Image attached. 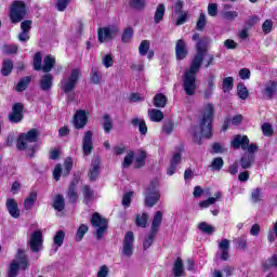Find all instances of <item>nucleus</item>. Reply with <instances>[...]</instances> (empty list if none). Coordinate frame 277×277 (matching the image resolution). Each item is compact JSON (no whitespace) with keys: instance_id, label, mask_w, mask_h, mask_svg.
Instances as JSON below:
<instances>
[{"instance_id":"9d476101","label":"nucleus","mask_w":277,"mask_h":277,"mask_svg":"<svg viewBox=\"0 0 277 277\" xmlns=\"http://www.w3.org/2000/svg\"><path fill=\"white\" fill-rule=\"evenodd\" d=\"M25 118V104L23 103H15L12 106V111L9 115V121L12 122V124H18V122H23V119Z\"/></svg>"},{"instance_id":"a878e982","label":"nucleus","mask_w":277,"mask_h":277,"mask_svg":"<svg viewBox=\"0 0 277 277\" xmlns=\"http://www.w3.org/2000/svg\"><path fill=\"white\" fill-rule=\"evenodd\" d=\"M148 158V153H146V150H138V155L136 156L135 160H134V168L136 170H142V168H144V166H146V159Z\"/></svg>"},{"instance_id":"39448f33","label":"nucleus","mask_w":277,"mask_h":277,"mask_svg":"<svg viewBox=\"0 0 277 277\" xmlns=\"http://www.w3.org/2000/svg\"><path fill=\"white\" fill-rule=\"evenodd\" d=\"M9 18L13 25H18L27 18V4L23 0H15L9 8Z\"/></svg>"},{"instance_id":"f03ea898","label":"nucleus","mask_w":277,"mask_h":277,"mask_svg":"<svg viewBox=\"0 0 277 277\" xmlns=\"http://www.w3.org/2000/svg\"><path fill=\"white\" fill-rule=\"evenodd\" d=\"M35 142H38V130L32 128L27 133H21L18 135L16 148L17 150H26L27 157H29V159H34V157H36V153H38V146H28L27 143L34 144Z\"/></svg>"},{"instance_id":"1a4fd4ad","label":"nucleus","mask_w":277,"mask_h":277,"mask_svg":"<svg viewBox=\"0 0 277 277\" xmlns=\"http://www.w3.org/2000/svg\"><path fill=\"white\" fill-rule=\"evenodd\" d=\"M120 34V28L117 25H108L106 27H100L97 30V42H111L116 36Z\"/></svg>"},{"instance_id":"20e7f679","label":"nucleus","mask_w":277,"mask_h":277,"mask_svg":"<svg viewBox=\"0 0 277 277\" xmlns=\"http://www.w3.org/2000/svg\"><path fill=\"white\" fill-rule=\"evenodd\" d=\"M79 79H81V69L74 68L71 69L68 78L66 80L61 81V88L64 94H68L67 103H72V101H75V96L70 95V92H72L75 88H77V84L79 83Z\"/></svg>"},{"instance_id":"423d86ee","label":"nucleus","mask_w":277,"mask_h":277,"mask_svg":"<svg viewBox=\"0 0 277 277\" xmlns=\"http://www.w3.org/2000/svg\"><path fill=\"white\" fill-rule=\"evenodd\" d=\"M163 222V212L156 211L154 214V219L151 221L150 233L147 238H145L143 242V249L148 250L153 243H155V237H157V233H159V228L161 223Z\"/></svg>"},{"instance_id":"f257e3e1","label":"nucleus","mask_w":277,"mask_h":277,"mask_svg":"<svg viewBox=\"0 0 277 277\" xmlns=\"http://www.w3.org/2000/svg\"><path fill=\"white\" fill-rule=\"evenodd\" d=\"M209 44V38L202 37L197 41L196 54L194 55L188 69L184 72V91L187 96H194L196 94V79L200 68H202V62H205V55H207V47Z\"/></svg>"},{"instance_id":"864d4df0","label":"nucleus","mask_w":277,"mask_h":277,"mask_svg":"<svg viewBox=\"0 0 277 277\" xmlns=\"http://www.w3.org/2000/svg\"><path fill=\"white\" fill-rule=\"evenodd\" d=\"M133 159H135V151L130 150L123 158L122 168H131V163H133Z\"/></svg>"},{"instance_id":"ea45409f","label":"nucleus","mask_w":277,"mask_h":277,"mask_svg":"<svg viewBox=\"0 0 277 277\" xmlns=\"http://www.w3.org/2000/svg\"><path fill=\"white\" fill-rule=\"evenodd\" d=\"M149 120H151V122H161V120H163V111L154 108L149 111Z\"/></svg>"},{"instance_id":"c9c22d12","label":"nucleus","mask_w":277,"mask_h":277,"mask_svg":"<svg viewBox=\"0 0 277 277\" xmlns=\"http://www.w3.org/2000/svg\"><path fill=\"white\" fill-rule=\"evenodd\" d=\"M135 225L138 228H148V213L143 212L136 215Z\"/></svg>"},{"instance_id":"de8ad7c7","label":"nucleus","mask_w":277,"mask_h":277,"mask_svg":"<svg viewBox=\"0 0 277 277\" xmlns=\"http://www.w3.org/2000/svg\"><path fill=\"white\" fill-rule=\"evenodd\" d=\"M198 228L206 235H213V233H215V227H213V225H209L207 222L199 223Z\"/></svg>"},{"instance_id":"412c9836","label":"nucleus","mask_w":277,"mask_h":277,"mask_svg":"<svg viewBox=\"0 0 277 277\" xmlns=\"http://www.w3.org/2000/svg\"><path fill=\"white\" fill-rule=\"evenodd\" d=\"M219 249L221 250V261H228L230 259V240L222 239L219 243Z\"/></svg>"},{"instance_id":"ddd939ff","label":"nucleus","mask_w":277,"mask_h":277,"mask_svg":"<svg viewBox=\"0 0 277 277\" xmlns=\"http://www.w3.org/2000/svg\"><path fill=\"white\" fill-rule=\"evenodd\" d=\"M93 135L94 133L88 130L82 138V153L85 157H90V155H92V150H94V143L92 142Z\"/></svg>"},{"instance_id":"680f3d73","label":"nucleus","mask_w":277,"mask_h":277,"mask_svg":"<svg viewBox=\"0 0 277 277\" xmlns=\"http://www.w3.org/2000/svg\"><path fill=\"white\" fill-rule=\"evenodd\" d=\"M236 248L239 250H246L248 248V239H246V236L239 237L235 240Z\"/></svg>"},{"instance_id":"8fccbe9b","label":"nucleus","mask_w":277,"mask_h":277,"mask_svg":"<svg viewBox=\"0 0 277 277\" xmlns=\"http://www.w3.org/2000/svg\"><path fill=\"white\" fill-rule=\"evenodd\" d=\"M130 8L142 12L146 8V0H130Z\"/></svg>"},{"instance_id":"6e6d98bb","label":"nucleus","mask_w":277,"mask_h":277,"mask_svg":"<svg viewBox=\"0 0 277 277\" xmlns=\"http://www.w3.org/2000/svg\"><path fill=\"white\" fill-rule=\"evenodd\" d=\"M205 27H207V15H205V13H200L198 21H197L196 29L198 31H203Z\"/></svg>"},{"instance_id":"603ef678","label":"nucleus","mask_w":277,"mask_h":277,"mask_svg":"<svg viewBox=\"0 0 277 277\" xmlns=\"http://www.w3.org/2000/svg\"><path fill=\"white\" fill-rule=\"evenodd\" d=\"M261 129L264 137H272L274 135V128L272 127V123L264 122Z\"/></svg>"},{"instance_id":"69168bd1","label":"nucleus","mask_w":277,"mask_h":277,"mask_svg":"<svg viewBox=\"0 0 277 277\" xmlns=\"http://www.w3.org/2000/svg\"><path fill=\"white\" fill-rule=\"evenodd\" d=\"M239 16V13L237 11H226L223 13V18L225 21H235Z\"/></svg>"},{"instance_id":"c85d7f7f","label":"nucleus","mask_w":277,"mask_h":277,"mask_svg":"<svg viewBox=\"0 0 277 277\" xmlns=\"http://www.w3.org/2000/svg\"><path fill=\"white\" fill-rule=\"evenodd\" d=\"M254 163V155L252 154H245L240 158V167L242 170H249V168H252Z\"/></svg>"},{"instance_id":"f704fd0d","label":"nucleus","mask_w":277,"mask_h":277,"mask_svg":"<svg viewBox=\"0 0 277 277\" xmlns=\"http://www.w3.org/2000/svg\"><path fill=\"white\" fill-rule=\"evenodd\" d=\"M53 209H55V211H64V209L66 208V201L64 200V196L63 195H56L53 203H52Z\"/></svg>"},{"instance_id":"49530a36","label":"nucleus","mask_w":277,"mask_h":277,"mask_svg":"<svg viewBox=\"0 0 277 277\" xmlns=\"http://www.w3.org/2000/svg\"><path fill=\"white\" fill-rule=\"evenodd\" d=\"M223 92H230L235 88V79L233 77H226L223 79Z\"/></svg>"},{"instance_id":"3c124183","label":"nucleus","mask_w":277,"mask_h":277,"mask_svg":"<svg viewBox=\"0 0 277 277\" xmlns=\"http://www.w3.org/2000/svg\"><path fill=\"white\" fill-rule=\"evenodd\" d=\"M32 66H34V70H37V71L42 70V54H40V52L35 53Z\"/></svg>"},{"instance_id":"6ab92c4d","label":"nucleus","mask_w":277,"mask_h":277,"mask_svg":"<svg viewBox=\"0 0 277 277\" xmlns=\"http://www.w3.org/2000/svg\"><path fill=\"white\" fill-rule=\"evenodd\" d=\"M79 184V180H72L68 186L67 197L70 205H77L79 200V194L77 193V185Z\"/></svg>"},{"instance_id":"c03bdc74","label":"nucleus","mask_w":277,"mask_h":277,"mask_svg":"<svg viewBox=\"0 0 277 277\" xmlns=\"http://www.w3.org/2000/svg\"><path fill=\"white\" fill-rule=\"evenodd\" d=\"M19 265L16 260H13L9 266L8 277H16L18 276Z\"/></svg>"},{"instance_id":"dca6fc26","label":"nucleus","mask_w":277,"mask_h":277,"mask_svg":"<svg viewBox=\"0 0 277 277\" xmlns=\"http://www.w3.org/2000/svg\"><path fill=\"white\" fill-rule=\"evenodd\" d=\"M88 124V113L83 109L77 110L74 115V127L75 129L81 130Z\"/></svg>"},{"instance_id":"cd10ccee","label":"nucleus","mask_w":277,"mask_h":277,"mask_svg":"<svg viewBox=\"0 0 277 277\" xmlns=\"http://www.w3.org/2000/svg\"><path fill=\"white\" fill-rule=\"evenodd\" d=\"M153 103L154 107H157L158 109H163V107L168 105V96H166V94L163 93H157L154 96Z\"/></svg>"},{"instance_id":"0e129e2a","label":"nucleus","mask_w":277,"mask_h":277,"mask_svg":"<svg viewBox=\"0 0 277 277\" xmlns=\"http://www.w3.org/2000/svg\"><path fill=\"white\" fill-rule=\"evenodd\" d=\"M32 24L34 22L31 19H25L24 22L21 23V30L29 34L31 31Z\"/></svg>"},{"instance_id":"a18cd8bd","label":"nucleus","mask_w":277,"mask_h":277,"mask_svg":"<svg viewBox=\"0 0 277 277\" xmlns=\"http://www.w3.org/2000/svg\"><path fill=\"white\" fill-rule=\"evenodd\" d=\"M133 40V28L132 27H127L121 36V42L129 44Z\"/></svg>"},{"instance_id":"aec40b11","label":"nucleus","mask_w":277,"mask_h":277,"mask_svg":"<svg viewBox=\"0 0 277 277\" xmlns=\"http://www.w3.org/2000/svg\"><path fill=\"white\" fill-rule=\"evenodd\" d=\"M276 94H277V81L269 80L263 90L264 98H266V101H272V98H274Z\"/></svg>"},{"instance_id":"0eeeda50","label":"nucleus","mask_w":277,"mask_h":277,"mask_svg":"<svg viewBox=\"0 0 277 277\" xmlns=\"http://www.w3.org/2000/svg\"><path fill=\"white\" fill-rule=\"evenodd\" d=\"M159 200H161V194L159 193V189H157L155 181H151L145 190L144 205L148 209H153Z\"/></svg>"},{"instance_id":"f8f14e48","label":"nucleus","mask_w":277,"mask_h":277,"mask_svg":"<svg viewBox=\"0 0 277 277\" xmlns=\"http://www.w3.org/2000/svg\"><path fill=\"white\" fill-rule=\"evenodd\" d=\"M189 55V50L187 49V42L183 39H179L175 43V60L177 62H183Z\"/></svg>"},{"instance_id":"79ce46f5","label":"nucleus","mask_w":277,"mask_h":277,"mask_svg":"<svg viewBox=\"0 0 277 277\" xmlns=\"http://www.w3.org/2000/svg\"><path fill=\"white\" fill-rule=\"evenodd\" d=\"M90 230V227L85 224H80L76 233V241H83V237H85V233Z\"/></svg>"},{"instance_id":"5701e85b","label":"nucleus","mask_w":277,"mask_h":277,"mask_svg":"<svg viewBox=\"0 0 277 277\" xmlns=\"http://www.w3.org/2000/svg\"><path fill=\"white\" fill-rule=\"evenodd\" d=\"M40 89L42 92H49L53 88V75L44 74L40 79Z\"/></svg>"},{"instance_id":"4468645a","label":"nucleus","mask_w":277,"mask_h":277,"mask_svg":"<svg viewBox=\"0 0 277 277\" xmlns=\"http://www.w3.org/2000/svg\"><path fill=\"white\" fill-rule=\"evenodd\" d=\"M248 144H250V138L248 137V135L241 134L235 135L230 142V146L232 148H234V150H239V148L248 150Z\"/></svg>"},{"instance_id":"f3484780","label":"nucleus","mask_w":277,"mask_h":277,"mask_svg":"<svg viewBox=\"0 0 277 277\" xmlns=\"http://www.w3.org/2000/svg\"><path fill=\"white\" fill-rule=\"evenodd\" d=\"M5 207L11 217H14V220H18V217H21V209L18 208V202H16V199L8 198L5 201Z\"/></svg>"},{"instance_id":"774afa93","label":"nucleus","mask_w":277,"mask_h":277,"mask_svg":"<svg viewBox=\"0 0 277 277\" xmlns=\"http://www.w3.org/2000/svg\"><path fill=\"white\" fill-rule=\"evenodd\" d=\"M209 16H217V3H210L208 5Z\"/></svg>"},{"instance_id":"bb28decb","label":"nucleus","mask_w":277,"mask_h":277,"mask_svg":"<svg viewBox=\"0 0 277 277\" xmlns=\"http://www.w3.org/2000/svg\"><path fill=\"white\" fill-rule=\"evenodd\" d=\"M172 273L174 277H181L185 274V266L183 264V259L176 258L173 263Z\"/></svg>"},{"instance_id":"5fc2aeb1","label":"nucleus","mask_w":277,"mask_h":277,"mask_svg":"<svg viewBox=\"0 0 277 277\" xmlns=\"http://www.w3.org/2000/svg\"><path fill=\"white\" fill-rule=\"evenodd\" d=\"M212 170H215L216 172H220L222 168H224V159L222 157H216L211 162Z\"/></svg>"},{"instance_id":"09e8293b","label":"nucleus","mask_w":277,"mask_h":277,"mask_svg":"<svg viewBox=\"0 0 277 277\" xmlns=\"http://www.w3.org/2000/svg\"><path fill=\"white\" fill-rule=\"evenodd\" d=\"M149 51H150V41L143 40L138 45V54L142 57H144V55H147Z\"/></svg>"},{"instance_id":"a19ab883","label":"nucleus","mask_w":277,"mask_h":277,"mask_svg":"<svg viewBox=\"0 0 277 277\" xmlns=\"http://www.w3.org/2000/svg\"><path fill=\"white\" fill-rule=\"evenodd\" d=\"M262 267L264 272H267V269L272 267H277V254H273L272 258H268L266 261L262 263Z\"/></svg>"},{"instance_id":"338daca9","label":"nucleus","mask_w":277,"mask_h":277,"mask_svg":"<svg viewBox=\"0 0 277 277\" xmlns=\"http://www.w3.org/2000/svg\"><path fill=\"white\" fill-rule=\"evenodd\" d=\"M102 62L105 68H111V66H114V57H111V54L104 55Z\"/></svg>"},{"instance_id":"4c0bfd02","label":"nucleus","mask_w":277,"mask_h":277,"mask_svg":"<svg viewBox=\"0 0 277 277\" xmlns=\"http://www.w3.org/2000/svg\"><path fill=\"white\" fill-rule=\"evenodd\" d=\"M103 129L105 133H111V129H114V121L108 114L103 116Z\"/></svg>"},{"instance_id":"37998d69","label":"nucleus","mask_w":277,"mask_h":277,"mask_svg":"<svg viewBox=\"0 0 277 277\" xmlns=\"http://www.w3.org/2000/svg\"><path fill=\"white\" fill-rule=\"evenodd\" d=\"M64 239H66V233L64 230H57L54 235V246L62 248L64 246Z\"/></svg>"},{"instance_id":"2f4dec72","label":"nucleus","mask_w":277,"mask_h":277,"mask_svg":"<svg viewBox=\"0 0 277 277\" xmlns=\"http://www.w3.org/2000/svg\"><path fill=\"white\" fill-rule=\"evenodd\" d=\"M55 66V58L52 55H47L43 58V66L41 68L42 72H51L53 70V67Z\"/></svg>"},{"instance_id":"2eb2a0df","label":"nucleus","mask_w":277,"mask_h":277,"mask_svg":"<svg viewBox=\"0 0 277 277\" xmlns=\"http://www.w3.org/2000/svg\"><path fill=\"white\" fill-rule=\"evenodd\" d=\"M42 232L41 230H35L31 235H30V240H29V246H30V250L31 252H40V248H42Z\"/></svg>"},{"instance_id":"bf43d9fd","label":"nucleus","mask_w":277,"mask_h":277,"mask_svg":"<svg viewBox=\"0 0 277 277\" xmlns=\"http://www.w3.org/2000/svg\"><path fill=\"white\" fill-rule=\"evenodd\" d=\"M274 28V22L272 19H265L262 24V31L267 36V34H272V29Z\"/></svg>"},{"instance_id":"13d9d810","label":"nucleus","mask_w":277,"mask_h":277,"mask_svg":"<svg viewBox=\"0 0 277 277\" xmlns=\"http://www.w3.org/2000/svg\"><path fill=\"white\" fill-rule=\"evenodd\" d=\"M69 3H70V0H56L55 8L58 12H65Z\"/></svg>"},{"instance_id":"9b49d317","label":"nucleus","mask_w":277,"mask_h":277,"mask_svg":"<svg viewBox=\"0 0 277 277\" xmlns=\"http://www.w3.org/2000/svg\"><path fill=\"white\" fill-rule=\"evenodd\" d=\"M135 242V235L133 232H127L123 238V249L122 254L124 256H133V243Z\"/></svg>"},{"instance_id":"7ed1b4c3","label":"nucleus","mask_w":277,"mask_h":277,"mask_svg":"<svg viewBox=\"0 0 277 277\" xmlns=\"http://www.w3.org/2000/svg\"><path fill=\"white\" fill-rule=\"evenodd\" d=\"M213 120H215V107L208 103L203 107L202 118L199 122L200 133L206 140L213 137Z\"/></svg>"},{"instance_id":"393cba45","label":"nucleus","mask_w":277,"mask_h":277,"mask_svg":"<svg viewBox=\"0 0 277 277\" xmlns=\"http://www.w3.org/2000/svg\"><path fill=\"white\" fill-rule=\"evenodd\" d=\"M83 205H92L94 202V189L90 185L82 187Z\"/></svg>"},{"instance_id":"7c9ffc66","label":"nucleus","mask_w":277,"mask_h":277,"mask_svg":"<svg viewBox=\"0 0 277 277\" xmlns=\"http://www.w3.org/2000/svg\"><path fill=\"white\" fill-rule=\"evenodd\" d=\"M166 16V4L160 3L157 5L155 14H154V23L156 25H159L161 21H163V17Z\"/></svg>"},{"instance_id":"72a5a7b5","label":"nucleus","mask_w":277,"mask_h":277,"mask_svg":"<svg viewBox=\"0 0 277 277\" xmlns=\"http://www.w3.org/2000/svg\"><path fill=\"white\" fill-rule=\"evenodd\" d=\"M29 83H31V76L23 77L15 85V91L16 92H25V90H27V88H29Z\"/></svg>"},{"instance_id":"58836bf2","label":"nucleus","mask_w":277,"mask_h":277,"mask_svg":"<svg viewBox=\"0 0 277 277\" xmlns=\"http://www.w3.org/2000/svg\"><path fill=\"white\" fill-rule=\"evenodd\" d=\"M174 129H176V123L172 119L164 121V123L162 124V133H164L166 135L172 134L174 132Z\"/></svg>"},{"instance_id":"4d7b16f0","label":"nucleus","mask_w":277,"mask_h":277,"mask_svg":"<svg viewBox=\"0 0 277 277\" xmlns=\"http://www.w3.org/2000/svg\"><path fill=\"white\" fill-rule=\"evenodd\" d=\"M101 79H103V76H101V72H98L97 69L92 68L91 69V82L94 85H98V83H101Z\"/></svg>"},{"instance_id":"b1692460","label":"nucleus","mask_w":277,"mask_h":277,"mask_svg":"<svg viewBox=\"0 0 277 277\" xmlns=\"http://www.w3.org/2000/svg\"><path fill=\"white\" fill-rule=\"evenodd\" d=\"M131 124L134 128H138L140 135H146L148 133V126L146 121L142 118H132Z\"/></svg>"},{"instance_id":"c756f323","label":"nucleus","mask_w":277,"mask_h":277,"mask_svg":"<svg viewBox=\"0 0 277 277\" xmlns=\"http://www.w3.org/2000/svg\"><path fill=\"white\" fill-rule=\"evenodd\" d=\"M36 200H38V192L32 190L29 193L27 198L24 200V207L27 211L34 209V205H36Z\"/></svg>"},{"instance_id":"6e6552de","label":"nucleus","mask_w":277,"mask_h":277,"mask_svg":"<svg viewBox=\"0 0 277 277\" xmlns=\"http://www.w3.org/2000/svg\"><path fill=\"white\" fill-rule=\"evenodd\" d=\"M91 225L93 228H97L93 235L98 241H101L105 233H107V219L102 217L101 213L94 212L91 216Z\"/></svg>"},{"instance_id":"a211bd4d","label":"nucleus","mask_w":277,"mask_h":277,"mask_svg":"<svg viewBox=\"0 0 277 277\" xmlns=\"http://www.w3.org/2000/svg\"><path fill=\"white\" fill-rule=\"evenodd\" d=\"M101 176V160H93L88 171V177L91 183H95Z\"/></svg>"},{"instance_id":"4be33fe9","label":"nucleus","mask_w":277,"mask_h":277,"mask_svg":"<svg viewBox=\"0 0 277 277\" xmlns=\"http://www.w3.org/2000/svg\"><path fill=\"white\" fill-rule=\"evenodd\" d=\"M17 263L19 265V269H23V272H27L29 269V256L25 254V250L18 249L16 253Z\"/></svg>"},{"instance_id":"473e14b6","label":"nucleus","mask_w":277,"mask_h":277,"mask_svg":"<svg viewBox=\"0 0 277 277\" xmlns=\"http://www.w3.org/2000/svg\"><path fill=\"white\" fill-rule=\"evenodd\" d=\"M14 70V62L12 60H4L2 62L1 75L2 77H10Z\"/></svg>"},{"instance_id":"052dcab7","label":"nucleus","mask_w":277,"mask_h":277,"mask_svg":"<svg viewBox=\"0 0 277 277\" xmlns=\"http://www.w3.org/2000/svg\"><path fill=\"white\" fill-rule=\"evenodd\" d=\"M70 172H72V158L68 157L65 161H64V176H68V174H70Z\"/></svg>"},{"instance_id":"e433bc0d","label":"nucleus","mask_w":277,"mask_h":277,"mask_svg":"<svg viewBox=\"0 0 277 277\" xmlns=\"http://www.w3.org/2000/svg\"><path fill=\"white\" fill-rule=\"evenodd\" d=\"M237 96H239L242 101H246L250 96V92L248 91V87L243 82H239L237 84Z\"/></svg>"},{"instance_id":"e2e57ef3","label":"nucleus","mask_w":277,"mask_h":277,"mask_svg":"<svg viewBox=\"0 0 277 277\" xmlns=\"http://www.w3.org/2000/svg\"><path fill=\"white\" fill-rule=\"evenodd\" d=\"M4 53L6 55H16V53H18V45H16V44H4Z\"/></svg>"}]
</instances>
